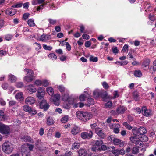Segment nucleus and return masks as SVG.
<instances>
[{"mask_svg": "<svg viewBox=\"0 0 156 156\" xmlns=\"http://www.w3.org/2000/svg\"><path fill=\"white\" fill-rule=\"evenodd\" d=\"M89 60L91 62H96L98 61V58L97 57H94L93 55H90Z\"/></svg>", "mask_w": 156, "mask_h": 156, "instance_id": "33", "label": "nucleus"}, {"mask_svg": "<svg viewBox=\"0 0 156 156\" xmlns=\"http://www.w3.org/2000/svg\"><path fill=\"white\" fill-rule=\"evenodd\" d=\"M80 147V144L77 142L73 143L72 145V149H79Z\"/></svg>", "mask_w": 156, "mask_h": 156, "instance_id": "22", "label": "nucleus"}, {"mask_svg": "<svg viewBox=\"0 0 156 156\" xmlns=\"http://www.w3.org/2000/svg\"><path fill=\"white\" fill-rule=\"evenodd\" d=\"M137 140V137L135 136H131L130 137V140L133 143H134Z\"/></svg>", "mask_w": 156, "mask_h": 156, "instance_id": "45", "label": "nucleus"}, {"mask_svg": "<svg viewBox=\"0 0 156 156\" xmlns=\"http://www.w3.org/2000/svg\"><path fill=\"white\" fill-rule=\"evenodd\" d=\"M142 110L143 115L146 116L147 117L151 114V111L150 110L147 109L146 107H143Z\"/></svg>", "mask_w": 156, "mask_h": 156, "instance_id": "10", "label": "nucleus"}, {"mask_svg": "<svg viewBox=\"0 0 156 156\" xmlns=\"http://www.w3.org/2000/svg\"><path fill=\"white\" fill-rule=\"evenodd\" d=\"M101 92L97 91H94L93 92V95L95 98H98L99 97H101Z\"/></svg>", "mask_w": 156, "mask_h": 156, "instance_id": "34", "label": "nucleus"}, {"mask_svg": "<svg viewBox=\"0 0 156 156\" xmlns=\"http://www.w3.org/2000/svg\"><path fill=\"white\" fill-rule=\"evenodd\" d=\"M103 87L105 89H108L109 86L108 83L106 82H104L102 83Z\"/></svg>", "mask_w": 156, "mask_h": 156, "instance_id": "59", "label": "nucleus"}, {"mask_svg": "<svg viewBox=\"0 0 156 156\" xmlns=\"http://www.w3.org/2000/svg\"><path fill=\"white\" fill-rule=\"evenodd\" d=\"M34 76H26L24 77V79L27 82H30L32 81L33 80V78Z\"/></svg>", "mask_w": 156, "mask_h": 156, "instance_id": "19", "label": "nucleus"}, {"mask_svg": "<svg viewBox=\"0 0 156 156\" xmlns=\"http://www.w3.org/2000/svg\"><path fill=\"white\" fill-rule=\"evenodd\" d=\"M139 134L140 136L144 135L146 133V130L144 127H140L138 129Z\"/></svg>", "mask_w": 156, "mask_h": 156, "instance_id": "20", "label": "nucleus"}, {"mask_svg": "<svg viewBox=\"0 0 156 156\" xmlns=\"http://www.w3.org/2000/svg\"><path fill=\"white\" fill-rule=\"evenodd\" d=\"M17 12L16 10L15 9H12V8L6 10V13L7 15L10 16H13Z\"/></svg>", "mask_w": 156, "mask_h": 156, "instance_id": "12", "label": "nucleus"}, {"mask_svg": "<svg viewBox=\"0 0 156 156\" xmlns=\"http://www.w3.org/2000/svg\"><path fill=\"white\" fill-rule=\"evenodd\" d=\"M2 86L4 89L6 90L8 89V85L7 83H5L2 84Z\"/></svg>", "mask_w": 156, "mask_h": 156, "instance_id": "61", "label": "nucleus"}, {"mask_svg": "<svg viewBox=\"0 0 156 156\" xmlns=\"http://www.w3.org/2000/svg\"><path fill=\"white\" fill-rule=\"evenodd\" d=\"M16 98L19 101L23 99V94L22 92H19L15 96Z\"/></svg>", "mask_w": 156, "mask_h": 156, "instance_id": "18", "label": "nucleus"}, {"mask_svg": "<svg viewBox=\"0 0 156 156\" xmlns=\"http://www.w3.org/2000/svg\"><path fill=\"white\" fill-rule=\"evenodd\" d=\"M48 57L53 60H55L57 58L56 55L54 53H51L48 55Z\"/></svg>", "mask_w": 156, "mask_h": 156, "instance_id": "44", "label": "nucleus"}, {"mask_svg": "<svg viewBox=\"0 0 156 156\" xmlns=\"http://www.w3.org/2000/svg\"><path fill=\"white\" fill-rule=\"evenodd\" d=\"M54 123V121L50 117H49L47 119V123L48 125H50L53 124Z\"/></svg>", "mask_w": 156, "mask_h": 156, "instance_id": "35", "label": "nucleus"}, {"mask_svg": "<svg viewBox=\"0 0 156 156\" xmlns=\"http://www.w3.org/2000/svg\"><path fill=\"white\" fill-rule=\"evenodd\" d=\"M42 83V81L40 80H37L34 83V84L35 85H37L38 86H41Z\"/></svg>", "mask_w": 156, "mask_h": 156, "instance_id": "48", "label": "nucleus"}, {"mask_svg": "<svg viewBox=\"0 0 156 156\" xmlns=\"http://www.w3.org/2000/svg\"><path fill=\"white\" fill-rule=\"evenodd\" d=\"M95 131L99 136L102 138H104L105 136V134L104 133L103 131L102 130L101 128H97L95 129Z\"/></svg>", "mask_w": 156, "mask_h": 156, "instance_id": "8", "label": "nucleus"}, {"mask_svg": "<svg viewBox=\"0 0 156 156\" xmlns=\"http://www.w3.org/2000/svg\"><path fill=\"white\" fill-rule=\"evenodd\" d=\"M27 23L29 25L30 27H33L35 25L33 19H30L29 20L27 21Z\"/></svg>", "mask_w": 156, "mask_h": 156, "instance_id": "27", "label": "nucleus"}, {"mask_svg": "<svg viewBox=\"0 0 156 156\" xmlns=\"http://www.w3.org/2000/svg\"><path fill=\"white\" fill-rule=\"evenodd\" d=\"M103 141L101 140H97L95 143V145L97 146L100 147L103 144Z\"/></svg>", "mask_w": 156, "mask_h": 156, "instance_id": "42", "label": "nucleus"}, {"mask_svg": "<svg viewBox=\"0 0 156 156\" xmlns=\"http://www.w3.org/2000/svg\"><path fill=\"white\" fill-rule=\"evenodd\" d=\"M25 101L27 104L31 105L35 102L36 100L32 97H28L25 99Z\"/></svg>", "mask_w": 156, "mask_h": 156, "instance_id": "9", "label": "nucleus"}, {"mask_svg": "<svg viewBox=\"0 0 156 156\" xmlns=\"http://www.w3.org/2000/svg\"><path fill=\"white\" fill-rule=\"evenodd\" d=\"M110 139L113 142L114 145H119L120 147H122L124 145V142L117 138L114 137V135H111L109 136Z\"/></svg>", "mask_w": 156, "mask_h": 156, "instance_id": "3", "label": "nucleus"}, {"mask_svg": "<svg viewBox=\"0 0 156 156\" xmlns=\"http://www.w3.org/2000/svg\"><path fill=\"white\" fill-rule=\"evenodd\" d=\"M76 115L78 119L84 122L89 120L92 117L90 113L82 111H77L76 113Z\"/></svg>", "mask_w": 156, "mask_h": 156, "instance_id": "1", "label": "nucleus"}, {"mask_svg": "<svg viewBox=\"0 0 156 156\" xmlns=\"http://www.w3.org/2000/svg\"><path fill=\"white\" fill-rule=\"evenodd\" d=\"M128 62L127 61H124L120 62L119 63V65L120 66H123L126 65Z\"/></svg>", "mask_w": 156, "mask_h": 156, "instance_id": "64", "label": "nucleus"}, {"mask_svg": "<svg viewBox=\"0 0 156 156\" xmlns=\"http://www.w3.org/2000/svg\"><path fill=\"white\" fill-rule=\"evenodd\" d=\"M21 139L23 140V141L24 142H31L33 143V142L31 141V138L30 136H25L23 137Z\"/></svg>", "mask_w": 156, "mask_h": 156, "instance_id": "21", "label": "nucleus"}, {"mask_svg": "<svg viewBox=\"0 0 156 156\" xmlns=\"http://www.w3.org/2000/svg\"><path fill=\"white\" fill-rule=\"evenodd\" d=\"M29 15L30 14L29 13H24L23 15V17L24 19V20H26L28 19V17L29 16Z\"/></svg>", "mask_w": 156, "mask_h": 156, "instance_id": "63", "label": "nucleus"}, {"mask_svg": "<svg viewBox=\"0 0 156 156\" xmlns=\"http://www.w3.org/2000/svg\"><path fill=\"white\" fill-rule=\"evenodd\" d=\"M134 75L137 77H140L142 76L141 71L140 70H136L134 72Z\"/></svg>", "mask_w": 156, "mask_h": 156, "instance_id": "29", "label": "nucleus"}, {"mask_svg": "<svg viewBox=\"0 0 156 156\" xmlns=\"http://www.w3.org/2000/svg\"><path fill=\"white\" fill-rule=\"evenodd\" d=\"M16 80V77L13 75L10 74L8 75V80L11 82H15Z\"/></svg>", "mask_w": 156, "mask_h": 156, "instance_id": "17", "label": "nucleus"}, {"mask_svg": "<svg viewBox=\"0 0 156 156\" xmlns=\"http://www.w3.org/2000/svg\"><path fill=\"white\" fill-rule=\"evenodd\" d=\"M49 105L45 100H42L40 104V108L44 109V111L47 110L49 107Z\"/></svg>", "mask_w": 156, "mask_h": 156, "instance_id": "6", "label": "nucleus"}, {"mask_svg": "<svg viewBox=\"0 0 156 156\" xmlns=\"http://www.w3.org/2000/svg\"><path fill=\"white\" fill-rule=\"evenodd\" d=\"M133 96L135 101H137L139 100V95L138 92L137 91H135L133 92Z\"/></svg>", "mask_w": 156, "mask_h": 156, "instance_id": "24", "label": "nucleus"}, {"mask_svg": "<svg viewBox=\"0 0 156 156\" xmlns=\"http://www.w3.org/2000/svg\"><path fill=\"white\" fill-rule=\"evenodd\" d=\"M45 94L44 92L41 93H37L36 94V96L39 99H41L44 96Z\"/></svg>", "mask_w": 156, "mask_h": 156, "instance_id": "43", "label": "nucleus"}, {"mask_svg": "<svg viewBox=\"0 0 156 156\" xmlns=\"http://www.w3.org/2000/svg\"><path fill=\"white\" fill-rule=\"evenodd\" d=\"M4 113L2 110H0V121L4 120Z\"/></svg>", "mask_w": 156, "mask_h": 156, "instance_id": "47", "label": "nucleus"}, {"mask_svg": "<svg viewBox=\"0 0 156 156\" xmlns=\"http://www.w3.org/2000/svg\"><path fill=\"white\" fill-rule=\"evenodd\" d=\"M43 48L45 50H51L52 48L50 46H47L46 45L44 44L43 45Z\"/></svg>", "mask_w": 156, "mask_h": 156, "instance_id": "56", "label": "nucleus"}, {"mask_svg": "<svg viewBox=\"0 0 156 156\" xmlns=\"http://www.w3.org/2000/svg\"><path fill=\"white\" fill-rule=\"evenodd\" d=\"M105 107L107 108H109L111 107L112 106V102L108 101L105 104Z\"/></svg>", "mask_w": 156, "mask_h": 156, "instance_id": "50", "label": "nucleus"}, {"mask_svg": "<svg viewBox=\"0 0 156 156\" xmlns=\"http://www.w3.org/2000/svg\"><path fill=\"white\" fill-rule=\"evenodd\" d=\"M132 132L134 136L137 137V136H138L139 138V136H140V135L139 134L138 129H132Z\"/></svg>", "mask_w": 156, "mask_h": 156, "instance_id": "25", "label": "nucleus"}, {"mask_svg": "<svg viewBox=\"0 0 156 156\" xmlns=\"http://www.w3.org/2000/svg\"><path fill=\"white\" fill-rule=\"evenodd\" d=\"M112 153L115 156H118L119 155V150L118 149L114 150L112 151Z\"/></svg>", "mask_w": 156, "mask_h": 156, "instance_id": "51", "label": "nucleus"}, {"mask_svg": "<svg viewBox=\"0 0 156 156\" xmlns=\"http://www.w3.org/2000/svg\"><path fill=\"white\" fill-rule=\"evenodd\" d=\"M91 150L93 151L97 152L99 150H100V147L97 146L95 144L92 146L91 148Z\"/></svg>", "mask_w": 156, "mask_h": 156, "instance_id": "36", "label": "nucleus"}, {"mask_svg": "<svg viewBox=\"0 0 156 156\" xmlns=\"http://www.w3.org/2000/svg\"><path fill=\"white\" fill-rule=\"evenodd\" d=\"M112 49L113 52L115 54L118 53V50L117 47H113Z\"/></svg>", "mask_w": 156, "mask_h": 156, "instance_id": "62", "label": "nucleus"}, {"mask_svg": "<svg viewBox=\"0 0 156 156\" xmlns=\"http://www.w3.org/2000/svg\"><path fill=\"white\" fill-rule=\"evenodd\" d=\"M93 133L91 130L85 132L81 133V136L83 139H90L92 137Z\"/></svg>", "mask_w": 156, "mask_h": 156, "instance_id": "5", "label": "nucleus"}, {"mask_svg": "<svg viewBox=\"0 0 156 156\" xmlns=\"http://www.w3.org/2000/svg\"><path fill=\"white\" fill-rule=\"evenodd\" d=\"M149 18L150 20L152 21H154L156 19L154 16L153 15H151V14L149 15Z\"/></svg>", "mask_w": 156, "mask_h": 156, "instance_id": "55", "label": "nucleus"}, {"mask_svg": "<svg viewBox=\"0 0 156 156\" xmlns=\"http://www.w3.org/2000/svg\"><path fill=\"white\" fill-rule=\"evenodd\" d=\"M58 89L59 91L61 93L64 92L66 90L65 87L62 85L59 86L58 87Z\"/></svg>", "mask_w": 156, "mask_h": 156, "instance_id": "41", "label": "nucleus"}, {"mask_svg": "<svg viewBox=\"0 0 156 156\" xmlns=\"http://www.w3.org/2000/svg\"><path fill=\"white\" fill-rule=\"evenodd\" d=\"M87 101L89 104H94V100L92 98H89Z\"/></svg>", "mask_w": 156, "mask_h": 156, "instance_id": "53", "label": "nucleus"}, {"mask_svg": "<svg viewBox=\"0 0 156 156\" xmlns=\"http://www.w3.org/2000/svg\"><path fill=\"white\" fill-rule=\"evenodd\" d=\"M101 97L104 99H107L109 98V96H108L107 93L106 92H101Z\"/></svg>", "mask_w": 156, "mask_h": 156, "instance_id": "26", "label": "nucleus"}, {"mask_svg": "<svg viewBox=\"0 0 156 156\" xmlns=\"http://www.w3.org/2000/svg\"><path fill=\"white\" fill-rule=\"evenodd\" d=\"M30 112H29L31 115H34L37 113V111L35 109H32L31 108L30 111Z\"/></svg>", "mask_w": 156, "mask_h": 156, "instance_id": "57", "label": "nucleus"}, {"mask_svg": "<svg viewBox=\"0 0 156 156\" xmlns=\"http://www.w3.org/2000/svg\"><path fill=\"white\" fill-rule=\"evenodd\" d=\"M24 71L27 72L26 76H34V71L32 70L29 69H24Z\"/></svg>", "mask_w": 156, "mask_h": 156, "instance_id": "16", "label": "nucleus"}, {"mask_svg": "<svg viewBox=\"0 0 156 156\" xmlns=\"http://www.w3.org/2000/svg\"><path fill=\"white\" fill-rule=\"evenodd\" d=\"M2 151L5 154H10L13 151L14 148L13 144L9 141L5 142L2 145Z\"/></svg>", "mask_w": 156, "mask_h": 156, "instance_id": "2", "label": "nucleus"}, {"mask_svg": "<svg viewBox=\"0 0 156 156\" xmlns=\"http://www.w3.org/2000/svg\"><path fill=\"white\" fill-rule=\"evenodd\" d=\"M23 85V83L22 82H18L16 83V86L18 88H22Z\"/></svg>", "mask_w": 156, "mask_h": 156, "instance_id": "49", "label": "nucleus"}, {"mask_svg": "<svg viewBox=\"0 0 156 156\" xmlns=\"http://www.w3.org/2000/svg\"><path fill=\"white\" fill-rule=\"evenodd\" d=\"M11 132L9 126L0 122V133L2 134H9Z\"/></svg>", "mask_w": 156, "mask_h": 156, "instance_id": "4", "label": "nucleus"}, {"mask_svg": "<svg viewBox=\"0 0 156 156\" xmlns=\"http://www.w3.org/2000/svg\"><path fill=\"white\" fill-rule=\"evenodd\" d=\"M127 110L126 107L123 106H120L117 109V111L118 114H123Z\"/></svg>", "mask_w": 156, "mask_h": 156, "instance_id": "14", "label": "nucleus"}, {"mask_svg": "<svg viewBox=\"0 0 156 156\" xmlns=\"http://www.w3.org/2000/svg\"><path fill=\"white\" fill-rule=\"evenodd\" d=\"M116 127L113 129V131L115 133H118L119 132V128L120 127L119 125L118 124H117Z\"/></svg>", "mask_w": 156, "mask_h": 156, "instance_id": "39", "label": "nucleus"}, {"mask_svg": "<svg viewBox=\"0 0 156 156\" xmlns=\"http://www.w3.org/2000/svg\"><path fill=\"white\" fill-rule=\"evenodd\" d=\"M60 95L59 94H56L55 95L53 96L52 97L53 101L54 102V103L57 105H59V101L60 99Z\"/></svg>", "mask_w": 156, "mask_h": 156, "instance_id": "11", "label": "nucleus"}, {"mask_svg": "<svg viewBox=\"0 0 156 156\" xmlns=\"http://www.w3.org/2000/svg\"><path fill=\"white\" fill-rule=\"evenodd\" d=\"M80 131L79 127L76 125H74L72 128L71 133L72 135H75L80 133Z\"/></svg>", "mask_w": 156, "mask_h": 156, "instance_id": "7", "label": "nucleus"}, {"mask_svg": "<svg viewBox=\"0 0 156 156\" xmlns=\"http://www.w3.org/2000/svg\"><path fill=\"white\" fill-rule=\"evenodd\" d=\"M46 90L48 94L51 96L53 94V90L52 87H47L46 89Z\"/></svg>", "mask_w": 156, "mask_h": 156, "instance_id": "23", "label": "nucleus"}, {"mask_svg": "<svg viewBox=\"0 0 156 156\" xmlns=\"http://www.w3.org/2000/svg\"><path fill=\"white\" fill-rule=\"evenodd\" d=\"M48 39V36L46 34L41 35L40 37V40L42 41H45Z\"/></svg>", "mask_w": 156, "mask_h": 156, "instance_id": "30", "label": "nucleus"}, {"mask_svg": "<svg viewBox=\"0 0 156 156\" xmlns=\"http://www.w3.org/2000/svg\"><path fill=\"white\" fill-rule=\"evenodd\" d=\"M150 64L149 60L148 59L146 61H145L143 63V66L145 67H147L149 66Z\"/></svg>", "mask_w": 156, "mask_h": 156, "instance_id": "52", "label": "nucleus"}, {"mask_svg": "<svg viewBox=\"0 0 156 156\" xmlns=\"http://www.w3.org/2000/svg\"><path fill=\"white\" fill-rule=\"evenodd\" d=\"M69 98V97L68 94H65L62 96V100L64 101H68Z\"/></svg>", "mask_w": 156, "mask_h": 156, "instance_id": "32", "label": "nucleus"}, {"mask_svg": "<svg viewBox=\"0 0 156 156\" xmlns=\"http://www.w3.org/2000/svg\"><path fill=\"white\" fill-rule=\"evenodd\" d=\"M31 109V108L28 105H25L23 107V110L24 111L29 113L30 112V111Z\"/></svg>", "mask_w": 156, "mask_h": 156, "instance_id": "31", "label": "nucleus"}, {"mask_svg": "<svg viewBox=\"0 0 156 156\" xmlns=\"http://www.w3.org/2000/svg\"><path fill=\"white\" fill-rule=\"evenodd\" d=\"M123 125L125 126V127L128 130H131L132 129V127L129 124H128L127 122H125L123 123Z\"/></svg>", "mask_w": 156, "mask_h": 156, "instance_id": "40", "label": "nucleus"}, {"mask_svg": "<svg viewBox=\"0 0 156 156\" xmlns=\"http://www.w3.org/2000/svg\"><path fill=\"white\" fill-rule=\"evenodd\" d=\"M77 152L79 156H85L87 154V151L85 149H80Z\"/></svg>", "mask_w": 156, "mask_h": 156, "instance_id": "15", "label": "nucleus"}, {"mask_svg": "<svg viewBox=\"0 0 156 156\" xmlns=\"http://www.w3.org/2000/svg\"><path fill=\"white\" fill-rule=\"evenodd\" d=\"M68 119V115H65L61 118V121L62 123H65L67 121Z\"/></svg>", "mask_w": 156, "mask_h": 156, "instance_id": "37", "label": "nucleus"}, {"mask_svg": "<svg viewBox=\"0 0 156 156\" xmlns=\"http://www.w3.org/2000/svg\"><path fill=\"white\" fill-rule=\"evenodd\" d=\"M48 21L51 24L54 25L56 22V20H54L51 19H48Z\"/></svg>", "mask_w": 156, "mask_h": 156, "instance_id": "54", "label": "nucleus"}, {"mask_svg": "<svg viewBox=\"0 0 156 156\" xmlns=\"http://www.w3.org/2000/svg\"><path fill=\"white\" fill-rule=\"evenodd\" d=\"M139 139L140 141L146 142L148 140V137L145 135H143L141 136H139Z\"/></svg>", "mask_w": 156, "mask_h": 156, "instance_id": "28", "label": "nucleus"}, {"mask_svg": "<svg viewBox=\"0 0 156 156\" xmlns=\"http://www.w3.org/2000/svg\"><path fill=\"white\" fill-rule=\"evenodd\" d=\"M28 92L30 94L35 92L37 90L32 85H30L27 87Z\"/></svg>", "mask_w": 156, "mask_h": 156, "instance_id": "13", "label": "nucleus"}, {"mask_svg": "<svg viewBox=\"0 0 156 156\" xmlns=\"http://www.w3.org/2000/svg\"><path fill=\"white\" fill-rule=\"evenodd\" d=\"M139 150L138 148L137 147H133L132 150V151L133 154H135L139 152Z\"/></svg>", "mask_w": 156, "mask_h": 156, "instance_id": "38", "label": "nucleus"}, {"mask_svg": "<svg viewBox=\"0 0 156 156\" xmlns=\"http://www.w3.org/2000/svg\"><path fill=\"white\" fill-rule=\"evenodd\" d=\"M109 113L111 115H117L118 114V113L117 112V110L116 111L115 110H111L109 112Z\"/></svg>", "mask_w": 156, "mask_h": 156, "instance_id": "58", "label": "nucleus"}, {"mask_svg": "<svg viewBox=\"0 0 156 156\" xmlns=\"http://www.w3.org/2000/svg\"><path fill=\"white\" fill-rule=\"evenodd\" d=\"M9 105L10 106H12L13 105H16V103L14 101H10L9 102Z\"/></svg>", "mask_w": 156, "mask_h": 156, "instance_id": "60", "label": "nucleus"}, {"mask_svg": "<svg viewBox=\"0 0 156 156\" xmlns=\"http://www.w3.org/2000/svg\"><path fill=\"white\" fill-rule=\"evenodd\" d=\"M12 37L13 36L12 35L8 34L5 35V38L6 40L9 41L11 40Z\"/></svg>", "mask_w": 156, "mask_h": 156, "instance_id": "46", "label": "nucleus"}]
</instances>
